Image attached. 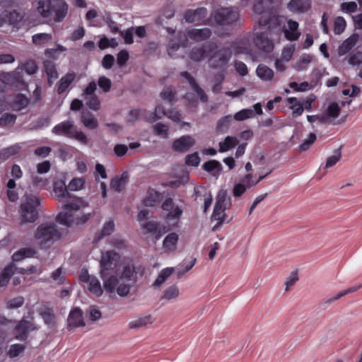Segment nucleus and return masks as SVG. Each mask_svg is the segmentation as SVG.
<instances>
[{
	"label": "nucleus",
	"instance_id": "nucleus-1",
	"mask_svg": "<svg viewBox=\"0 0 362 362\" xmlns=\"http://www.w3.org/2000/svg\"><path fill=\"white\" fill-rule=\"evenodd\" d=\"M262 4L254 6V11L259 13V25L260 26H267L271 33H274L276 35H279L284 32L285 37L290 41H296L298 40L300 33L298 30V23L293 21H288V28L281 22V16L276 11L268 9L261 11Z\"/></svg>",
	"mask_w": 362,
	"mask_h": 362
},
{
	"label": "nucleus",
	"instance_id": "nucleus-2",
	"mask_svg": "<svg viewBox=\"0 0 362 362\" xmlns=\"http://www.w3.org/2000/svg\"><path fill=\"white\" fill-rule=\"evenodd\" d=\"M120 255L115 250L102 252L100 264V276L103 282L105 290L112 293L118 284L119 277L112 274L120 261Z\"/></svg>",
	"mask_w": 362,
	"mask_h": 362
},
{
	"label": "nucleus",
	"instance_id": "nucleus-3",
	"mask_svg": "<svg viewBox=\"0 0 362 362\" xmlns=\"http://www.w3.org/2000/svg\"><path fill=\"white\" fill-rule=\"evenodd\" d=\"M82 202L81 199H73L63 205V210L55 217V221L60 225L70 227L73 223L78 226L85 224L90 218V214H81Z\"/></svg>",
	"mask_w": 362,
	"mask_h": 362
},
{
	"label": "nucleus",
	"instance_id": "nucleus-4",
	"mask_svg": "<svg viewBox=\"0 0 362 362\" xmlns=\"http://www.w3.org/2000/svg\"><path fill=\"white\" fill-rule=\"evenodd\" d=\"M189 57L194 62H199L207 58L209 66L211 69L223 68L226 65V55L220 54L218 47L214 43L204 44L200 47H194Z\"/></svg>",
	"mask_w": 362,
	"mask_h": 362
},
{
	"label": "nucleus",
	"instance_id": "nucleus-5",
	"mask_svg": "<svg viewBox=\"0 0 362 362\" xmlns=\"http://www.w3.org/2000/svg\"><path fill=\"white\" fill-rule=\"evenodd\" d=\"M68 8L64 0H39L37 11L43 18H48L54 13V21L60 23L66 16Z\"/></svg>",
	"mask_w": 362,
	"mask_h": 362
},
{
	"label": "nucleus",
	"instance_id": "nucleus-6",
	"mask_svg": "<svg viewBox=\"0 0 362 362\" xmlns=\"http://www.w3.org/2000/svg\"><path fill=\"white\" fill-rule=\"evenodd\" d=\"M62 236V232L57 225L49 221L40 223L34 234L35 240L42 247L52 245L59 240Z\"/></svg>",
	"mask_w": 362,
	"mask_h": 362
},
{
	"label": "nucleus",
	"instance_id": "nucleus-7",
	"mask_svg": "<svg viewBox=\"0 0 362 362\" xmlns=\"http://www.w3.org/2000/svg\"><path fill=\"white\" fill-rule=\"evenodd\" d=\"M40 204V199L35 195L30 194L25 196L20 206L22 224L34 223L38 218L37 206Z\"/></svg>",
	"mask_w": 362,
	"mask_h": 362
},
{
	"label": "nucleus",
	"instance_id": "nucleus-8",
	"mask_svg": "<svg viewBox=\"0 0 362 362\" xmlns=\"http://www.w3.org/2000/svg\"><path fill=\"white\" fill-rule=\"evenodd\" d=\"M257 28H266V30L255 33L254 34L253 42L258 49L265 53H270L274 49V43L269 37V35L272 36L276 34L271 33L267 26H260L259 23L254 26V30H256Z\"/></svg>",
	"mask_w": 362,
	"mask_h": 362
},
{
	"label": "nucleus",
	"instance_id": "nucleus-9",
	"mask_svg": "<svg viewBox=\"0 0 362 362\" xmlns=\"http://www.w3.org/2000/svg\"><path fill=\"white\" fill-rule=\"evenodd\" d=\"M226 199V190L221 189L217 197H216V201L214 207V211L211 216V219L214 221H217L218 223L214 226V230L220 226L224 219V217L226 216L225 214V206H224V202Z\"/></svg>",
	"mask_w": 362,
	"mask_h": 362
},
{
	"label": "nucleus",
	"instance_id": "nucleus-10",
	"mask_svg": "<svg viewBox=\"0 0 362 362\" xmlns=\"http://www.w3.org/2000/svg\"><path fill=\"white\" fill-rule=\"evenodd\" d=\"M141 227L144 235H150L153 236L156 241L170 230L168 226H160L159 223L156 221H148L143 223H141Z\"/></svg>",
	"mask_w": 362,
	"mask_h": 362
},
{
	"label": "nucleus",
	"instance_id": "nucleus-11",
	"mask_svg": "<svg viewBox=\"0 0 362 362\" xmlns=\"http://www.w3.org/2000/svg\"><path fill=\"white\" fill-rule=\"evenodd\" d=\"M35 329L33 323L25 318L18 321L13 328L14 338L19 341L27 340L31 331Z\"/></svg>",
	"mask_w": 362,
	"mask_h": 362
},
{
	"label": "nucleus",
	"instance_id": "nucleus-12",
	"mask_svg": "<svg viewBox=\"0 0 362 362\" xmlns=\"http://www.w3.org/2000/svg\"><path fill=\"white\" fill-rule=\"evenodd\" d=\"M161 208L163 211H168L166 219L168 221L175 220L178 221L183 212L182 207L175 205L171 197L165 199L162 203Z\"/></svg>",
	"mask_w": 362,
	"mask_h": 362
},
{
	"label": "nucleus",
	"instance_id": "nucleus-13",
	"mask_svg": "<svg viewBox=\"0 0 362 362\" xmlns=\"http://www.w3.org/2000/svg\"><path fill=\"white\" fill-rule=\"evenodd\" d=\"M86 322L83 318V313L78 308L71 309L67 317V327L69 329L84 327Z\"/></svg>",
	"mask_w": 362,
	"mask_h": 362
},
{
	"label": "nucleus",
	"instance_id": "nucleus-14",
	"mask_svg": "<svg viewBox=\"0 0 362 362\" xmlns=\"http://www.w3.org/2000/svg\"><path fill=\"white\" fill-rule=\"evenodd\" d=\"M208 11L204 7H199L194 10L188 9L185 11L184 18L186 22L189 23H195L201 25L202 21L207 16Z\"/></svg>",
	"mask_w": 362,
	"mask_h": 362
},
{
	"label": "nucleus",
	"instance_id": "nucleus-15",
	"mask_svg": "<svg viewBox=\"0 0 362 362\" xmlns=\"http://www.w3.org/2000/svg\"><path fill=\"white\" fill-rule=\"evenodd\" d=\"M136 273L144 274V269L141 265L135 267L132 262L126 263L122 267L120 279L134 282L136 280L135 276Z\"/></svg>",
	"mask_w": 362,
	"mask_h": 362
},
{
	"label": "nucleus",
	"instance_id": "nucleus-16",
	"mask_svg": "<svg viewBox=\"0 0 362 362\" xmlns=\"http://www.w3.org/2000/svg\"><path fill=\"white\" fill-rule=\"evenodd\" d=\"M74 127L75 126L73 121L65 120L56 124L52 128V133L57 136L70 139Z\"/></svg>",
	"mask_w": 362,
	"mask_h": 362
},
{
	"label": "nucleus",
	"instance_id": "nucleus-17",
	"mask_svg": "<svg viewBox=\"0 0 362 362\" xmlns=\"http://www.w3.org/2000/svg\"><path fill=\"white\" fill-rule=\"evenodd\" d=\"M194 139L189 135L182 136L173 142V148L177 152H186L194 145Z\"/></svg>",
	"mask_w": 362,
	"mask_h": 362
},
{
	"label": "nucleus",
	"instance_id": "nucleus-18",
	"mask_svg": "<svg viewBox=\"0 0 362 362\" xmlns=\"http://www.w3.org/2000/svg\"><path fill=\"white\" fill-rule=\"evenodd\" d=\"M250 51V43L247 39L237 40L228 47V54H245Z\"/></svg>",
	"mask_w": 362,
	"mask_h": 362
},
{
	"label": "nucleus",
	"instance_id": "nucleus-19",
	"mask_svg": "<svg viewBox=\"0 0 362 362\" xmlns=\"http://www.w3.org/2000/svg\"><path fill=\"white\" fill-rule=\"evenodd\" d=\"M68 190H69L68 189V186L66 185V183L64 180H57L54 182L53 192L59 201H61L64 199L71 198V194L69 192Z\"/></svg>",
	"mask_w": 362,
	"mask_h": 362
},
{
	"label": "nucleus",
	"instance_id": "nucleus-20",
	"mask_svg": "<svg viewBox=\"0 0 362 362\" xmlns=\"http://www.w3.org/2000/svg\"><path fill=\"white\" fill-rule=\"evenodd\" d=\"M115 228L114 221L109 219L103 224L101 230L95 234L93 243H96L104 238L110 235L115 231Z\"/></svg>",
	"mask_w": 362,
	"mask_h": 362
},
{
	"label": "nucleus",
	"instance_id": "nucleus-21",
	"mask_svg": "<svg viewBox=\"0 0 362 362\" xmlns=\"http://www.w3.org/2000/svg\"><path fill=\"white\" fill-rule=\"evenodd\" d=\"M43 67L47 76V84L51 87L54 84V81L59 77L57 67L53 62L49 60L43 62Z\"/></svg>",
	"mask_w": 362,
	"mask_h": 362
},
{
	"label": "nucleus",
	"instance_id": "nucleus-22",
	"mask_svg": "<svg viewBox=\"0 0 362 362\" xmlns=\"http://www.w3.org/2000/svg\"><path fill=\"white\" fill-rule=\"evenodd\" d=\"M287 8L293 13H305L310 8V1L291 0L287 4Z\"/></svg>",
	"mask_w": 362,
	"mask_h": 362
},
{
	"label": "nucleus",
	"instance_id": "nucleus-23",
	"mask_svg": "<svg viewBox=\"0 0 362 362\" xmlns=\"http://www.w3.org/2000/svg\"><path fill=\"white\" fill-rule=\"evenodd\" d=\"M40 315L45 325H47L49 329H54L56 327V317L51 308L47 306L41 308Z\"/></svg>",
	"mask_w": 362,
	"mask_h": 362
},
{
	"label": "nucleus",
	"instance_id": "nucleus-24",
	"mask_svg": "<svg viewBox=\"0 0 362 362\" xmlns=\"http://www.w3.org/2000/svg\"><path fill=\"white\" fill-rule=\"evenodd\" d=\"M187 39L185 36H180L178 38V41L172 40L170 41L167 46V52L170 58H174L176 52L180 47H187Z\"/></svg>",
	"mask_w": 362,
	"mask_h": 362
},
{
	"label": "nucleus",
	"instance_id": "nucleus-25",
	"mask_svg": "<svg viewBox=\"0 0 362 362\" xmlns=\"http://www.w3.org/2000/svg\"><path fill=\"white\" fill-rule=\"evenodd\" d=\"M76 74L74 71H71L66 73L59 81L57 86V92L61 95L70 86L71 83L74 81Z\"/></svg>",
	"mask_w": 362,
	"mask_h": 362
},
{
	"label": "nucleus",
	"instance_id": "nucleus-26",
	"mask_svg": "<svg viewBox=\"0 0 362 362\" xmlns=\"http://www.w3.org/2000/svg\"><path fill=\"white\" fill-rule=\"evenodd\" d=\"M188 35L196 42L206 40L211 37V30L209 28H193L188 31Z\"/></svg>",
	"mask_w": 362,
	"mask_h": 362
},
{
	"label": "nucleus",
	"instance_id": "nucleus-27",
	"mask_svg": "<svg viewBox=\"0 0 362 362\" xmlns=\"http://www.w3.org/2000/svg\"><path fill=\"white\" fill-rule=\"evenodd\" d=\"M81 122L83 126L90 130L98 128V122L94 115L88 110H83L81 115Z\"/></svg>",
	"mask_w": 362,
	"mask_h": 362
},
{
	"label": "nucleus",
	"instance_id": "nucleus-28",
	"mask_svg": "<svg viewBox=\"0 0 362 362\" xmlns=\"http://www.w3.org/2000/svg\"><path fill=\"white\" fill-rule=\"evenodd\" d=\"M36 254L37 251L33 248L22 247L12 255L11 259L13 262H18L25 258L33 257Z\"/></svg>",
	"mask_w": 362,
	"mask_h": 362
},
{
	"label": "nucleus",
	"instance_id": "nucleus-29",
	"mask_svg": "<svg viewBox=\"0 0 362 362\" xmlns=\"http://www.w3.org/2000/svg\"><path fill=\"white\" fill-rule=\"evenodd\" d=\"M358 40V35L357 34H353L346 40L338 48V54L339 56L344 55L349 50H351L356 44Z\"/></svg>",
	"mask_w": 362,
	"mask_h": 362
},
{
	"label": "nucleus",
	"instance_id": "nucleus-30",
	"mask_svg": "<svg viewBox=\"0 0 362 362\" xmlns=\"http://www.w3.org/2000/svg\"><path fill=\"white\" fill-rule=\"evenodd\" d=\"M163 199L160 192L153 188H149L147 191V197L144 200L146 206H153L156 203L160 202Z\"/></svg>",
	"mask_w": 362,
	"mask_h": 362
},
{
	"label": "nucleus",
	"instance_id": "nucleus-31",
	"mask_svg": "<svg viewBox=\"0 0 362 362\" xmlns=\"http://www.w3.org/2000/svg\"><path fill=\"white\" fill-rule=\"evenodd\" d=\"M4 13L6 24H8L13 26H16L20 22L22 21L24 17V15L21 12L16 9L9 11H4Z\"/></svg>",
	"mask_w": 362,
	"mask_h": 362
},
{
	"label": "nucleus",
	"instance_id": "nucleus-32",
	"mask_svg": "<svg viewBox=\"0 0 362 362\" xmlns=\"http://www.w3.org/2000/svg\"><path fill=\"white\" fill-rule=\"evenodd\" d=\"M177 92L172 86H165L160 93V97L170 105H173L177 101Z\"/></svg>",
	"mask_w": 362,
	"mask_h": 362
},
{
	"label": "nucleus",
	"instance_id": "nucleus-33",
	"mask_svg": "<svg viewBox=\"0 0 362 362\" xmlns=\"http://www.w3.org/2000/svg\"><path fill=\"white\" fill-rule=\"evenodd\" d=\"M178 240L179 236L176 233H170L165 237L163 241V247L165 250V251H173L175 250Z\"/></svg>",
	"mask_w": 362,
	"mask_h": 362
},
{
	"label": "nucleus",
	"instance_id": "nucleus-34",
	"mask_svg": "<svg viewBox=\"0 0 362 362\" xmlns=\"http://www.w3.org/2000/svg\"><path fill=\"white\" fill-rule=\"evenodd\" d=\"M29 104V99L23 94L17 95L11 103L12 110L19 112Z\"/></svg>",
	"mask_w": 362,
	"mask_h": 362
},
{
	"label": "nucleus",
	"instance_id": "nucleus-35",
	"mask_svg": "<svg viewBox=\"0 0 362 362\" xmlns=\"http://www.w3.org/2000/svg\"><path fill=\"white\" fill-rule=\"evenodd\" d=\"M13 274V264H7L0 273V288L6 286Z\"/></svg>",
	"mask_w": 362,
	"mask_h": 362
},
{
	"label": "nucleus",
	"instance_id": "nucleus-36",
	"mask_svg": "<svg viewBox=\"0 0 362 362\" xmlns=\"http://www.w3.org/2000/svg\"><path fill=\"white\" fill-rule=\"evenodd\" d=\"M21 148L22 145L21 144L16 143L7 148H2L0 151V158L4 160H7L11 156L18 153Z\"/></svg>",
	"mask_w": 362,
	"mask_h": 362
},
{
	"label": "nucleus",
	"instance_id": "nucleus-37",
	"mask_svg": "<svg viewBox=\"0 0 362 362\" xmlns=\"http://www.w3.org/2000/svg\"><path fill=\"white\" fill-rule=\"evenodd\" d=\"M256 73L262 81H271L274 74L272 69L262 64L258 65Z\"/></svg>",
	"mask_w": 362,
	"mask_h": 362
},
{
	"label": "nucleus",
	"instance_id": "nucleus-38",
	"mask_svg": "<svg viewBox=\"0 0 362 362\" xmlns=\"http://www.w3.org/2000/svg\"><path fill=\"white\" fill-rule=\"evenodd\" d=\"M202 167L206 172L214 176L216 175L222 169L221 163L216 160L205 162Z\"/></svg>",
	"mask_w": 362,
	"mask_h": 362
},
{
	"label": "nucleus",
	"instance_id": "nucleus-39",
	"mask_svg": "<svg viewBox=\"0 0 362 362\" xmlns=\"http://www.w3.org/2000/svg\"><path fill=\"white\" fill-rule=\"evenodd\" d=\"M174 272L173 267H166L161 270V272L158 275L156 279L153 284L154 287L160 286L165 280L173 274Z\"/></svg>",
	"mask_w": 362,
	"mask_h": 362
},
{
	"label": "nucleus",
	"instance_id": "nucleus-40",
	"mask_svg": "<svg viewBox=\"0 0 362 362\" xmlns=\"http://www.w3.org/2000/svg\"><path fill=\"white\" fill-rule=\"evenodd\" d=\"M152 322V316L151 315H148L130 322L129 323V327L132 329H137L139 327H144L148 324H151Z\"/></svg>",
	"mask_w": 362,
	"mask_h": 362
},
{
	"label": "nucleus",
	"instance_id": "nucleus-41",
	"mask_svg": "<svg viewBox=\"0 0 362 362\" xmlns=\"http://www.w3.org/2000/svg\"><path fill=\"white\" fill-rule=\"evenodd\" d=\"M127 181L126 175H122L119 177H115L111 180L110 187L114 191L119 192L124 187Z\"/></svg>",
	"mask_w": 362,
	"mask_h": 362
},
{
	"label": "nucleus",
	"instance_id": "nucleus-42",
	"mask_svg": "<svg viewBox=\"0 0 362 362\" xmlns=\"http://www.w3.org/2000/svg\"><path fill=\"white\" fill-rule=\"evenodd\" d=\"M214 18L216 24L219 26L226 25V8L221 7L214 11Z\"/></svg>",
	"mask_w": 362,
	"mask_h": 362
},
{
	"label": "nucleus",
	"instance_id": "nucleus-43",
	"mask_svg": "<svg viewBox=\"0 0 362 362\" xmlns=\"http://www.w3.org/2000/svg\"><path fill=\"white\" fill-rule=\"evenodd\" d=\"M52 38L51 34L41 33L33 35L32 36V41L35 45H43L50 41Z\"/></svg>",
	"mask_w": 362,
	"mask_h": 362
},
{
	"label": "nucleus",
	"instance_id": "nucleus-44",
	"mask_svg": "<svg viewBox=\"0 0 362 362\" xmlns=\"http://www.w3.org/2000/svg\"><path fill=\"white\" fill-rule=\"evenodd\" d=\"M88 290L90 293L95 294L98 297L100 296L103 293L100 282L95 277H92L90 279Z\"/></svg>",
	"mask_w": 362,
	"mask_h": 362
},
{
	"label": "nucleus",
	"instance_id": "nucleus-45",
	"mask_svg": "<svg viewBox=\"0 0 362 362\" xmlns=\"http://www.w3.org/2000/svg\"><path fill=\"white\" fill-rule=\"evenodd\" d=\"M240 24V13L238 8L228 7V25Z\"/></svg>",
	"mask_w": 362,
	"mask_h": 362
},
{
	"label": "nucleus",
	"instance_id": "nucleus-46",
	"mask_svg": "<svg viewBox=\"0 0 362 362\" xmlns=\"http://www.w3.org/2000/svg\"><path fill=\"white\" fill-rule=\"evenodd\" d=\"M70 139L77 141L82 145H87L89 143V139L86 135L76 127L74 128Z\"/></svg>",
	"mask_w": 362,
	"mask_h": 362
},
{
	"label": "nucleus",
	"instance_id": "nucleus-47",
	"mask_svg": "<svg viewBox=\"0 0 362 362\" xmlns=\"http://www.w3.org/2000/svg\"><path fill=\"white\" fill-rule=\"evenodd\" d=\"M361 287H362V285H359L357 286H353V287L349 288L344 291H341L339 293H337L335 296H333V297L327 299V300H325V303L331 304L333 302H334L335 300H339L341 297L345 296L346 295H348L349 293L357 291Z\"/></svg>",
	"mask_w": 362,
	"mask_h": 362
},
{
	"label": "nucleus",
	"instance_id": "nucleus-48",
	"mask_svg": "<svg viewBox=\"0 0 362 362\" xmlns=\"http://www.w3.org/2000/svg\"><path fill=\"white\" fill-rule=\"evenodd\" d=\"M25 349V346L21 344H13L9 346L8 356L13 358L18 356Z\"/></svg>",
	"mask_w": 362,
	"mask_h": 362
},
{
	"label": "nucleus",
	"instance_id": "nucleus-49",
	"mask_svg": "<svg viewBox=\"0 0 362 362\" xmlns=\"http://www.w3.org/2000/svg\"><path fill=\"white\" fill-rule=\"evenodd\" d=\"M255 117L254 111L252 109H243L236 112L233 118L237 121H243Z\"/></svg>",
	"mask_w": 362,
	"mask_h": 362
},
{
	"label": "nucleus",
	"instance_id": "nucleus-50",
	"mask_svg": "<svg viewBox=\"0 0 362 362\" xmlns=\"http://www.w3.org/2000/svg\"><path fill=\"white\" fill-rule=\"evenodd\" d=\"M341 147L335 150L334 154L327 158L325 168H329L334 166L341 158Z\"/></svg>",
	"mask_w": 362,
	"mask_h": 362
},
{
	"label": "nucleus",
	"instance_id": "nucleus-51",
	"mask_svg": "<svg viewBox=\"0 0 362 362\" xmlns=\"http://www.w3.org/2000/svg\"><path fill=\"white\" fill-rule=\"evenodd\" d=\"M97 85L103 90V93L110 92L112 87V81L110 78L105 76L98 78Z\"/></svg>",
	"mask_w": 362,
	"mask_h": 362
},
{
	"label": "nucleus",
	"instance_id": "nucleus-52",
	"mask_svg": "<svg viewBox=\"0 0 362 362\" xmlns=\"http://www.w3.org/2000/svg\"><path fill=\"white\" fill-rule=\"evenodd\" d=\"M17 116L11 113H4L0 117V125L2 127L13 125L16 121Z\"/></svg>",
	"mask_w": 362,
	"mask_h": 362
},
{
	"label": "nucleus",
	"instance_id": "nucleus-53",
	"mask_svg": "<svg viewBox=\"0 0 362 362\" xmlns=\"http://www.w3.org/2000/svg\"><path fill=\"white\" fill-rule=\"evenodd\" d=\"M340 107L337 103H332L326 109V114L329 118L336 119L340 114Z\"/></svg>",
	"mask_w": 362,
	"mask_h": 362
},
{
	"label": "nucleus",
	"instance_id": "nucleus-54",
	"mask_svg": "<svg viewBox=\"0 0 362 362\" xmlns=\"http://www.w3.org/2000/svg\"><path fill=\"white\" fill-rule=\"evenodd\" d=\"M85 99L86 100V105L89 109L95 111L100 109V102L96 95L85 97Z\"/></svg>",
	"mask_w": 362,
	"mask_h": 362
},
{
	"label": "nucleus",
	"instance_id": "nucleus-55",
	"mask_svg": "<svg viewBox=\"0 0 362 362\" xmlns=\"http://www.w3.org/2000/svg\"><path fill=\"white\" fill-rule=\"evenodd\" d=\"M179 295V289L176 286H171L163 293L162 299L171 300L177 298Z\"/></svg>",
	"mask_w": 362,
	"mask_h": 362
},
{
	"label": "nucleus",
	"instance_id": "nucleus-56",
	"mask_svg": "<svg viewBox=\"0 0 362 362\" xmlns=\"http://www.w3.org/2000/svg\"><path fill=\"white\" fill-rule=\"evenodd\" d=\"M110 245L117 250H124L127 247V243L119 236H114L110 240Z\"/></svg>",
	"mask_w": 362,
	"mask_h": 362
},
{
	"label": "nucleus",
	"instance_id": "nucleus-57",
	"mask_svg": "<svg viewBox=\"0 0 362 362\" xmlns=\"http://www.w3.org/2000/svg\"><path fill=\"white\" fill-rule=\"evenodd\" d=\"M346 28V21L343 17L339 16L334 21V32L336 35L341 34Z\"/></svg>",
	"mask_w": 362,
	"mask_h": 362
},
{
	"label": "nucleus",
	"instance_id": "nucleus-58",
	"mask_svg": "<svg viewBox=\"0 0 362 362\" xmlns=\"http://www.w3.org/2000/svg\"><path fill=\"white\" fill-rule=\"evenodd\" d=\"M130 287L131 285L128 284H119V281L118 282V284L115 287V291L117 295L120 297H126L128 296L130 291Z\"/></svg>",
	"mask_w": 362,
	"mask_h": 362
},
{
	"label": "nucleus",
	"instance_id": "nucleus-59",
	"mask_svg": "<svg viewBox=\"0 0 362 362\" xmlns=\"http://www.w3.org/2000/svg\"><path fill=\"white\" fill-rule=\"evenodd\" d=\"M144 115L143 116V119L146 122L151 123V124H152L162 118L160 115L157 114L154 111L150 112L147 110H144Z\"/></svg>",
	"mask_w": 362,
	"mask_h": 362
},
{
	"label": "nucleus",
	"instance_id": "nucleus-60",
	"mask_svg": "<svg viewBox=\"0 0 362 362\" xmlns=\"http://www.w3.org/2000/svg\"><path fill=\"white\" fill-rule=\"evenodd\" d=\"M85 181L83 178H73L69 183L68 189L70 191H78L84 185Z\"/></svg>",
	"mask_w": 362,
	"mask_h": 362
},
{
	"label": "nucleus",
	"instance_id": "nucleus-61",
	"mask_svg": "<svg viewBox=\"0 0 362 362\" xmlns=\"http://www.w3.org/2000/svg\"><path fill=\"white\" fill-rule=\"evenodd\" d=\"M51 122V118L49 116H42L37 119L34 127L35 129H43L48 127Z\"/></svg>",
	"mask_w": 362,
	"mask_h": 362
},
{
	"label": "nucleus",
	"instance_id": "nucleus-62",
	"mask_svg": "<svg viewBox=\"0 0 362 362\" xmlns=\"http://www.w3.org/2000/svg\"><path fill=\"white\" fill-rule=\"evenodd\" d=\"M316 140V135L314 133H310L308 138L305 139L299 146L301 151H305L308 150L313 144Z\"/></svg>",
	"mask_w": 362,
	"mask_h": 362
},
{
	"label": "nucleus",
	"instance_id": "nucleus-63",
	"mask_svg": "<svg viewBox=\"0 0 362 362\" xmlns=\"http://www.w3.org/2000/svg\"><path fill=\"white\" fill-rule=\"evenodd\" d=\"M129 58V52L124 49L117 54V64L119 67L124 66Z\"/></svg>",
	"mask_w": 362,
	"mask_h": 362
},
{
	"label": "nucleus",
	"instance_id": "nucleus-64",
	"mask_svg": "<svg viewBox=\"0 0 362 362\" xmlns=\"http://www.w3.org/2000/svg\"><path fill=\"white\" fill-rule=\"evenodd\" d=\"M168 132V127L161 122L156 123L153 126V132L157 136L166 135Z\"/></svg>",
	"mask_w": 362,
	"mask_h": 362
}]
</instances>
